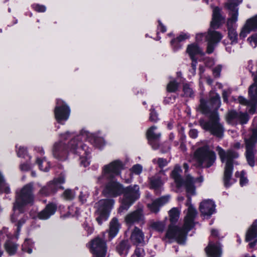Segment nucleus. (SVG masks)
Listing matches in <instances>:
<instances>
[{
	"label": "nucleus",
	"instance_id": "obj_1",
	"mask_svg": "<svg viewBox=\"0 0 257 257\" xmlns=\"http://www.w3.org/2000/svg\"><path fill=\"white\" fill-rule=\"evenodd\" d=\"M33 192V186L31 183L25 185L16 192V201L14 203L13 213L11 219L12 222L16 223L18 227V231L20 230L21 226L26 221L22 215L24 211V207L27 205H31L34 202V196Z\"/></svg>",
	"mask_w": 257,
	"mask_h": 257
},
{
	"label": "nucleus",
	"instance_id": "obj_2",
	"mask_svg": "<svg viewBox=\"0 0 257 257\" xmlns=\"http://www.w3.org/2000/svg\"><path fill=\"white\" fill-rule=\"evenodd\" d=\"M190 197L188 198L186 205L188 206L186 215L185 217V222L182 228L178 226H170L167 232L166 236L169 238H173L180 244L184 243L186 234L194 226V220L197 215L195 208L190 204Z\"/></svg>",
	"mask_w": 257,
	"mask_h": 257
},
{
	"label": "nucleus",
	"instance_id": "obj_3",
	"mask_svg": "<svg viewBox=\"0 0 257 257\" xmlns=\"http://www.w3.org/2000/svg\"><path fill=\"white\" fill-rule=\"evenodd\" d=\"M82 139H88L89 141L98 147H101L104 143L102 138L86 132L82 133L81 135L72 140L69 143L70 150L79 155L81 159L86 158L89 153L88 147L79 141Z\"/></svg>",
	"mask_w": 257,
	"mask_h": 257
},
{
	"label": "nucleus",
	"instance_id": "obj_4",
	"mask_svg": "<svg viewBox=\"0 0 257 257\" xmlns=\"http://www.w3.org/2000/svg\"><path fill=\"white\" fill-rule=\"evenodd\" d=\"M216 150L218 153L221 162L225 163L224 173V183L226 187L229 186L234 182L231 178L232 171V165L235 163L234 160L238 157V154L232 150H224L217 146Z\"/></svg>",
	"mask_w": 257,
	"mask_h": 257
},
{
	"label": "nucleus",
	"instance_id": "obj_5",
	"mask_svg": "<svg viewBox=\"0 0 257 257\" xmlns=\"http://www.w3.org/2000/svg\"><path fill=\"white\" fill-rule=\"evenodd\" d=\"M182 170L180 166H176L172 172V177L175 180L178 187L184 185L186 188L188 196L195 194V187L194 184L196 182L202 183L203 181L202 177L194 179L191 176L188 175L185 181H183L181 177Z\"/></svg>",
	"mask_w": 257,
	"mask_h": 257
},
{
	"label": "nucleus",
	"instance_id": "obj_6",
	"mask_svg": "<svg viewBox=\"0 0 257 257\" xmlns=\"http://www.w3.org/2000/svg\"><path fill=\"white\" fill-rule=\"evenodd\" d=\"M195 159L198 165L209 168L215 163L216 156L215 152L208 145L199 148L194 153Z\"/></svg>",
	"mask_w": 257,
	"mask_h": 257
},
{
	"label": "nucleus",
	"instance_id": "obj_7",
	"mask_svg": "<svg viewBox=\"0 0 257 257\" xmlns=\"http://www.w3.org/2000/svg\"><path fill=\"white\" fill-rule=\"evenodd\" d=\"M199 124L202 128L209 131L211 134L218 138L222 137L223 130L222 125L219 122L218 115L216 111L210 115L209 121L200 119Z\"/></svg>",
	"mask_w": 257,
	"mask_h": 257
},
{
	"label": "nucleus",
	"instance_id": "obj_8",
	"mask_svg": "<svg viewBox=\"0 0 257 257\" xmlns=\"http://www.w3.org/2000/svg\"><path fill=\"white\" fill-rule=\"evenodd\" d=\"M123 168L122 163L118 160L113 161L103 166L102 174L97 178V183H102L106 179H109L119 175Z\"/></svg>",
	"mask_w": 257,
	"mask_h": 257
},
{
	"label": "nucleus",
	"instance_id": "obj_9",
	"mask_svg": "<svg viewBox=\"0 0 257 257\" xmlns=\"http://www.w3.org/2000/svg\"><path fill=\"white\" fill-rule=\"evenodd\" d=\"M123 198L118 212H121L123 210H127L133 203L140 197L139 187L135 185L124 188Z\"/></svg>",
	"mask_w": 257,
	"mask_h": 257
},
{
	"label": "nucleus",
	"instance_id": "obj_10",
	"mask_svg": "<svg viewBox=\"0 0 257 257\" xmlns=\"http://www.w3.org/2000/svg\"><path fill=\"white\" fill-rule=\"evenodd\" d=\"M114 200L112 199H102L96 203V213L98 216L96 220L99 224H101L103 221L107 219L110 210L112 208Z\"/></svg>",
	"mask_w": 257,
	"mask_h": 257
},
{
	"label": "nucleus",
	"instance_id": "obj_11",
	"mask_svg": "<svg viewBox=\"0 0 257 257\" xmlns=\"http://www.w3.org/2000/svg\"><path fill=\"white\" fill-rule=\"evenodd\" d=\"M69 107L62 100L58 99L54 109L55 117L59 123L66 121L70 115Z\"/></svg>",
	"mask_w": 257,
	"mask_h": 257
},
{
	"label": "nucleus",
	"instance_id": "obj_12",
	"mask_svg": "<svg viewBox=\"0 0 257 257\" xmlns=\"http://www.w3.org/2000/svg\"><path fill=\"white\" fill-rule=\"evenodd\" d=\"M65 182L63 176H61L53 181L50 182L46 186L41 188L39 194L41 196H47L52 193H55L57 190L61 187V185Z\"/></svg>",
	"mask_w": 257,
	"mask_h": 257
},
{
	"label": "nucleus",
	"instance_id": "obj_13",
	"mask_svg": "<svg viewBox=\"0 0 257 257\" xmlns=\"http://www.w3.org/2000/svg\"><path fill=\"white\" fill-rule=\"evenodd\" d=\"M90 251L94 257H104L106 251L104 240L99 237L92 240L90 245Z\"/></svg>",
	"mask_w": 257,
	"mask_h": 257
},
{
	"label": "nucleus",
	"instance_id": "obj_14",
	"mask_svg": "<svg viewBox=\"0 0 257 257\" xmlns=\"http://www.w3.org/2000/svg\"><path fill=\"white\" fill-rule=\"evenodd\" d=\"M257 139V128L253 130L250 138L246 140V158L248 164L252 167L254 165L253 147Z\"/></svg>",
	"mask_w": 257,
	"mask_h": 257
},
{
	"label": "nucleus",
	"instance_id": "obj_15",
	"mask_svg": "<svg viewBox=\"0 0 257 257\" xmlns=\"http://www.w3.org/2000/svg\"><path fill=\"white\" fill-rule=\"evenodd\" d=\"M124 191L121 184L115 181H110L105 185L103 193L105 196L116 197L120 195Z\"/></svg>",
	"mask_w": 257,
	"mask_h": 257
},
{
	"label": "nucleus",
	"instance_id": "obj_16",
	"mask_svg": "<svg viewBox=\"0 0 257 257\" xmlns=\"http://www.w3.org/2000/svg\"><path fill=\"white\" fill-rule=\"evenodd\" d=\"M242 0H228L225 4V7L229 11L231 17L228 19V24L231 23H236L237 21L238 8L239 4L242 3Z\"/></svg>",
	"mask_w": 257,
	"mask_h": 257
},
{
	"label": "nucleus",
	"instance_id": "obj_17",
	"mask_svg": "<svg viewBox=\"0 0 257 257\" xmlns=\"http://www.w3.org/2000/svg\"><path fill=\"white\" fill-rule=\"evenodd\" d=\"M226 119L229 123L236 124L239 122L244 124L248 121V117L246 113L231 111L228 112Z\"/></svg>",
	"mask_w": 257,
	"mask_h": 257
},
{
	"label": "nucleus",
	"instance_id": "obj_18",
	"mask_svg": "<svg viewBox=\"0 0 257 257\" xmlns=\"http://www.w3.org/2000/svg\"><path fill=\"white\" fill-rule=\"evenodd\" d=\"M68 149L65 144L61 142L55 143L53 147L52 153L53 156L58 159L64 160L67 157Z\"/></svg>",
	"mask_w": 257,
	"mask_h": 257
},
{
	"label": "nucleus",
	"instance_id": "obj_19",
	"mask_svg": "<svg viewBox=\"0 0 257 257\" xmlns=\"http://www.w3.org/2000/svg\"><path fill=\"white\" fill-rule=\"evenodd\" d=\"M222 38V35L217 31H209L206 39L208 41L207 52L210 54L213 52L214 46Z\"/></svg>",
	"mask_w": 257,
	"mask_h": 257
},
{
	"label": "nucleus",
	"instance_id": "obj_20",
	"mask_svg": "<svg viewBox=\"0 0 257 257\" xmlns=\"http://www.w3.org/2000/svg\"><path fill=\"white\" fill-rule=\"evenodd\" d=\"M165 180V172L163 171H160L150 178L151 188L154 189L155 191L158 192L161 189Z\"/></svg>",
	"mask_w": 257,
	"mask_h": 257
},
{
	"label": "nucleus",
	"instance_id": "obj_21",
	"mask_svg": "<svg viewBox=\"0 0 257 257\" xmlns=\"http://www.w3.org/2000/svg\"><path fill=\"white\" fill-rule=\"evenodd\" d=\"M256 29H257V15L247 20L240 32V37L244 38L251 31Z\"/></svg>",
	"mask_w": 257,
	"mask_h": 257
},
{
	"label": "nucleus",
	"instance_id": "obj_22",
	"mask_svg": "<svg viewBox=\"0 0 257 257\" xmlns=\"http://www.w3.org/2000/svg\"><path fill=\"white\" fill-rule=\"evenodd\" d=\"M199 209L203 215L209 216L215 211L214 203L211 200H204L200 203Z\"/></svg>",
	"mask_w": 257,
	"mask_h": 257
},
{
	"label": "nucleus",
	"instance_id": "obj_23",
	"mask_svg": "<svg viewBox=\"0 0 257 257\" xmlns=\"http://www.w3.org/2000/svg\"><path fill=\"white\" fill-rule=\"evenodd\" d=\"M169 196H163L157 199L151 203H148L147 206L150 211L153 213H157L159 211L160 207L166 204L169 200Z\"/></svg>",
	"mask_w": 257,
	"mask_h": 257
},
{
	"label": "nucleus",
	"instance_id": "obj_24",
	"mask_svg": "<svg viewBox=\"0 0 257 257\" xmlns=\"http://www.w3.org/2000/svg\"><path fill=\"white\" fill-rule=\"evenodd\" d=\"M143 219L144 214L141 208L127 214L125 218V221L128 225H132L135 222L142 221Z\"/></svg>",
	"mask_w": 257,
	"mask_h": 257
},
{
	"label": "nucleus",
	"instance_id": "obj_25",
	"mask_svg": "<svg viewBox=\"0 0 257 257\" xmlns=\"http://www.w3.org/2000/svg\"><path fill=\"white\" fill-rule=\"evenodd\" d=\"M246 240L247 241L253 240V242L249 243L250 247H254L257 242V224L256 222H254L248 229L246 235Z\"/></svg>",
	"mask_w": 257,
	"mask_h": 257
},
{
	"label": "nucleus",
	"instance_id": "obj_26",
	"mask_svg": "<svg viewBox=\"0 0 257 257\" xmlns=\"http://www.w3.org/2000/svg\"><path fill=\"white\" fill-rule=\"evenodd\" d=\"M144 238L145 235L142 230L135 227L132 232L130 237L133 243L135 244L143 243L144 242Z\"/></svg>",
	"mask_w": 257,
	"mask_h": 257
},
{
	"label": "nucleus",
	"instance_id": "obj_27",
	"mask_svg": "<svg viewBox=\"0 0 257 257\" xmlns=\"http://www.w3.org/2000/svg\"><path fill=\"white\" fill-rule=\"evenodd\" d=\"M206 252L208 257H220L221 250L220 244L210 243L206 248Z\"/></svg>",
	"mask_w": 257,
	"mask_h": 257
},
{
	"label": "nucleus",
	"instance_id": "obj_28",
	"mask_svg": "<svg viewBox=\"0 0 257 257\" xmlns=\"http://www.w3.org/2000/svg\"><path fill=\"white\" fill-rule=\"evenodd\" d=\"M56 209V206L54 204H48L44 210L38 214V217L41 219H47L54 214Z\"/></svg>",
	"mask_w": 257,
	"mask_h": 257
},
{
	"label": "nucleus",
	"instance_id": "obj_29",
	"mask_svg": "<svg viewBox=\"0 0 257 257\" xmlns=\"http://www.w3.org/2000/svg\"><path fill=\"white\" fill-rule=\"evenodd\" d=\"M56 209V206L54 204H48L44 210L38 214V217L41 219H47L54 214Z\"/></svg>",
	"mask_w": 257,
	"mask_h": 257
},
{
	"label": "nucleus",
	"instance_id": "obj_30",
	"mask_svg": "<svg viewBox=\"0 0 257 257\" xmlns=\"http://www.w3.org/2000/svg\"><path fill=\"white\" fill-rule=\"evenodd\" d=\"M186 52L191 59L195 58L196 55L202 54L203 53L202 50L196 44L189 45L187 47Z\"/></svg>",
	"mask_w": 257,
	"mask_h": 257
},
{
	"label": "nucleus",
	"instance_id": "obj_31",
	"mask_svg": "<svg viewBox=\"0 0 257 257\" xmlns=\"http://www.w3.org/2000/svg\"><path fill=\"white\" fill-rule=\"evenodd\" d=\"M221 20V16L220 15V10L218 7H215L213 10L212 20L211 22V26L214 28L218 27Z\"/></svg>",
	"mask_w": 257,
	"mask_h": 257
},
{
	"label": "nucleus",
	"instance_id": "obj_32",
	"mask_svg": "<svg viewBox=\"0 0 257 257\" xmlns=\"http://www.w3.org/2000/svg\"><path fill=\"white\" fill-rule=\"evenodd\" d=\"M119 226L120 225L118 220L115 218H113L110 222L109 227V234L112 237L116 235L119 230Z\"/></svg>",
	"mask_w": 257,
	"mask_h": 257
},
{
	"label": "nucleus",
	"instance_id": "obj_33",
	"mask_svg": "<svg viewBox=\"0 0 257 257\" xmlns=\"http://www.w3.org/2000/svg\"><path fill=\"white\" fill-rule=\"evenodd\" d=\"M130 248V245L127 241L123 240L120 242L117 247L118 253L122 256H125Z\"/></svg>",
	"mask_w": 257,
	"mask_h": 257
},
{
	"label": "nucleus",
	"instance_id": "obj_34",
	"mask_svg": "<svg viewBox=\"0 0 257 257\" xmlns=\"http://www.w3.org/2000/svg\"><path fill=\"white\" fill-rule=\"evenodd\" d=\"M235 23H231L230 25L228 24V21H227V26L228 30V37L232 43H236L237 34L234 28V25Z\"/></svg>",
	"mask_w": 257,
	"mask_h": 257
},
{
	"label": "nucleus",
	"instance_id": "obj_35",
	"mask_svg": "<svg viewBox=\"0 0 257 257\" xmlns=\"http://www.w3.org/2000/svg\"><path fill=\"white\" fill-rule=\"evenodd\" d=\"M156 126H153L148 129L147 132V136L149 142L157 141L160 138L161 134L160 133L157 134L154 132V131L156 130Z\"/></svg>",
	"mask_w": 257,
	"mask_h": 257
},
{
	"label": "nucleus",
	"instance_id": "obj_36",
	"mask_svg": "<svg viewBox=\"0 0 257 257\" xmlns=\"http://www.w3.org/2000/svg\"><path fill=\"white\" fill-rule=\"evenodd\" d=\"M210 102L212 105V108L216 110L220 105V100L219 94L216 93H212L210 99Z\"/></svg>",
	"mask_w": 257,
	"mask_h": 257
},
{
	"label": "nucleus",
	"instance_id": "obj_37",
	"mask_svg": "<svg viewBox=\"0 0 257 257\" xmlns=\"http://www.w3.org/2000/svg\"><path fill=\"white\" fill-rule=\"evenodd\" d=\"M17 245L10 240H7L5 244V248L6 251L10 254L13 255L15 253L17 250Z\"/></svg>",
	"mask_w": 257,
	"mask_h": 257
},
{
	"label": "nucleus",
	"instance_id": "obj_38",
	"mask_svg": "<svg viewBox=\"0 0 257 257\" xmlns=\"http://www.w3.org/2000/svg\"><path fill=\"white\" fill-rule=\"evenodd\" d=\"M180 211L177 208H173L169 211L170 220L172 223L176 222L179 219Z\"/></svg>",
	"mask_w": 257,
	"mask_h": 257
},
{
	"label": "nucleus",
	"instance_id": "obj_39",
	"mask_svg": "<svg viewBox=\"0 0 257 257\" xmlns=\"http://www.w3.org/2000/svg\"><path fill=\"white\" fill-rule=\"evenodd\" d=\"M33 242L31 239H26L22 245V250L29 253H31L32 252V248L33 246Z\"/></svg>",
	"mask_w": 257,
	"mask_h": 257
},
{
	"label": "nucleus",
	"instance_id": "obj_40",
	"mask_svg": "<svg viewBox=\"0 0 257 257\" xmlns=\"http://www.w3.org/2000/svg\"><path fill=\"white\" fill-rule=\"evenodd\" d=\"M37 163L38 164L40 170L47 172L49 170L50 164L49 162H48L45 158L40 160L38 159L37 160Z\"/></svg>",
	"mask_w": 257,
	"mask_h": 257
},
{
	"label": "nucleus",
	"instance_id": "obj_41",
	"mask_svg": "<svg viewBox=\"0 0 257 257\" xmlns=\"http://www.w3.org/2000/svg\"><path fill=\"white\" fill-rule=\"evenodd\" d=\"M165 223L161 221H154L151 224L152 228L159 231H162L165 228Z\"/></svg>",
	"mask_w": 257,
	"mask_h": 257
},
{
	"label": "nucleus",
	"instance_id": "obj_42",
	"mask_svg": "<svg viewBox=\"0 0 257 257\" xmlns=\"http://www.w3.org/2000/svg\"><path fill=\"white\" fill-rule=\"evenodd\" d=\"M178 88V83L175 80L171 81L167 85V91L170 92H175Z\"/></svg>",
	"mask_w": 257,
	"mask_h": 257
},
{
	"label": "nucleus",
	"instance_id": "obj_43",
	"mask_svg": "<svg viewBox=\"0 0 257 257\" xmlns=\"http://www.w3.org/2000/svg\"><path fill=\"white\" fill-rule=\"evenodd\" d=\"M74 196L75 194L74 192L71 190L69 189L66 190L63 194V198L67 200H72L74 198Z\"/></svg>",
	"mask_w": 257,
	"mask_h": 257
},
{
	"label": "nucleus",
	"instance_id": "obj_44",
	"mask_svg": "<svg viewBox=\"0 0 257 257\" xmlns=\"http://www.w3.org/2000/svg\"><path fill=\"white\" fill-rule=\"evenodd\" d=\"M235 176L236 177H240V184L241 186H242L247 184L248 180L247 178L244 176V172L243 171H242L240 174H239L238 172H236Z\"/></svg>",
	"mask_w": 257,
	"mask_h": 257
},
{
	"label": "nucleus",
	"instance_id": "obj_45",
	"mask_svg": "<svg viewBox=\"0 0 257 257\" xmlns=\"http://www.w3.org/2000/svg\"><path fill=\"white\" fill-rule=\"evenodd\" d=\"M189 38V35L186 33H181L176 39H174L171 41L172 44L175 43L176 42H180Z\"/></svg>",
	"mask_w": 257,
	"mask_h": 257
},
{
	"label": "nucleus",
	"instance_id": "obj_46",
	"mask_svg": "<svg viewBox=\"0 0 257 257\" xmlns=\"http://www.w3.org/2000/svg\"><path fill=\"white\" fill-rule=\"evenodd\" d=\"M183 91L184 92V94L186 96L191 97L193 94L192 89L190 87L189 85L187 84L183 86Z\"/></svg>",
	"mask_w": 257,
	"mask_h": 257
},
{
	"label": "nucleus",
	"instance_id": "obj_47",
	"mask_svg": "<svg viewBox=\"0 0 257 257\" xmlns=\"http://www.w3.org/2000/svg\"><path fill=\"white\" fill-rule=\"evenodd\" d=\"M5 236L7 237V238H11V234L8 233V229L6 228H4L3 230L0 232V240L2 238H4ZM3 254V252L0 250V257H1Z\"/></svg>",
	"mask_w": 257,
	"mask_h": 257
},
{
	"label": "nucleus",
	"instance_id": "obj_48",
	"mask_svg": "<svg viewBox=\"0 0 257 257\" xmlns=\"http://www.w3.org/2000/svg\"><path fill=\"white\" fill-rule=\"evenodd\" d=\"M131 172L136 174H140L142 171V167L139 165H134L131 169Z\"/></svg>",
	"mask_w": 257,
	"mask_h": 257
},
{
	"label": "nucleus",
	"instance_id": "obj_49",
	"mask_svg": "<svg viewBox=\"0 0 257 257\" xmlns=\"http://www.w3.org/2000/svg\"><path fill=\"white\" fill-rule=\"evenodd\" d=\"M33 9L38 12H44L46 10L45 6L39 4H34L33 5Z\"/></svg>",
	"mask_w": 257,
	"mask_h": 257
},
{
	"label": "nucleus",
	"instance_id": "obj_50",
	"mask_svg": "<svg viewBox=\"0 0 257 257\" xmlns=\"http://www.w3.org/2000/svg\"><path fill=\"white\" fill-rule=\"evenodd\" d=\"M155 161H156V163L160 168H163L166 166L168 164L167 160L163 158H159L157 160H154V162Z\"/></svg>",
	"mask_w": 257,
	"mask_h": 257
},
{
	"label": "nucleus",
	"instance_id": "obj_51",
	"mask_svg": "<svg viewBox=\"0 0 257 257\" xmlns=\"http://www.w3.org/2000/svg\"><path fill=\"white\" fill-rule=\"evenodd\" d=\"M17 154L19 157H24L27 154V150L24 147L20 146L18 148Z\"/></svg>",
	"mask_w": 257,
	"mask_h": 257
},
{
	"label": "nucleus",
	"instance_id": "obj_52",
	"mask_svg": "<svg viewBox=\"0 0 257 257\" xmlns=\"http://www.w3.org/2000/svg\"><path fill=\"white\" fill-rule=\"evenodd\" d=\"M149 118L150 120L153 122H156L158 120V115L154 109L151 110Z\"/></svg>",
	"mask_w": 257,
	"mask_h": 257
},
{
	"label": "nucleus",
	"instance_id": "obj_53",
	"mask_svg": "<svg viewBox=\"0 0 257 257\" xmlns=\"http://www.w3.org/2000/svg\"><path fill=\"white\" fill-rule=\"evenodd\" d=\"M200 110L202 113H207L208 112V108L206 106V103L203 101L201 100L199 106Z\"/></svg>",
	"mask_w": 257,
	"mask_h": 257
},
{
	"label": "nucleus",
	"instance_id": "obj_54",
	"mask_svg": "<svg viewBox=\"0 0 257 257\" xmlns=\"http://www.w3.org/2000/svg\"><path fill=\"white\" fill-rule=\"evenodd\" d=\"M247 40L249 42L251 45H252L253 44H254V47H255L257 45V34L252 35L247 39Z\"/></svg>",
	"mask_w": 257,
	"mask_h": 257
},
{
	"label": "nucleus",
	"instance_id": "obj_55",
	"mask_svg": "<svg viewBox=\"0 0 257 257\" xmlns=\"http://www.w3.org/2000/svg\"><path fill=\"white\" fill-rule=\"evenodd\" d=\"M221 70V66L220 65H218L215 67L213 70V73L214 75L216 77L219 76Z\"/></svg>",
	"mask_w": 257,
	"mask_h": 257
},
{
	"label": "nucleus",
	"instance_id": "obj_56",
	"mask_svg": "<svg viewBox=\"0 0 257 257\" xmlns=\"http://www.w3.org/2000/svg\"><path fill=\"white\" fill-rule=\"evenodd\" d=\"M87 197L88 194L87 192H85L84 193L81 192L79 197L80 200L82 202V203H84L86 201Z\"/></svg>",
	"mask_w": 257,
	"mask_h": 257
},
{
	"label": "nucleus",
	"instance_id": "obj_57",
	"mask_svg": "<svg viewBox=\"0 0 257 257\" xmlns=\"http://www.w3.org/2000/svg\"><path fill=\"white\" fill-rule=\"evenodd\" d=\"M132 257H142L141 249L137 248L135 251L134 254Z\"/></svg>",
	"mask_w": 257,
	"mask_h": 257
},
{
	"label": "nucleus",
	"instance_id": "obj_58",
	"mask_svg": "<svg viewBox=\"0 0 257 257\" xmlns=\"http://www.w3.org/2000/svg\"><path fill=\"white\" fill-rule=\"evenodd\" d=\"M189 135L192 138L195 139L198 136V132L194 129L191 130L189 132Z\"/></svg>",
	"mask_w": 257,
	"mask_h": 257
},
{
	"label": "nucleus",
	"instance_id": "obj_59",
	"mask_svg": "<svg viewBox=\"0 0 257 257\" xmlns=\"http://www.w3.org/2000/svg\"><path fill=\"white\" fill-rule=\"evenodd\" d=\"M192 62L191 64L192 68V73L194 74L195 72L196 71V64H197V61L195 58H193V59H192Z\"/></svg>",
	"mask_w": 257,
	"mask_h": 257
},
{
	"label": "nucleus",
	"instance_id": "obj_60",
	"mask_svg": "<svg viewBox=\"0 0 257 257\" xmlns=\"http://www.w3.org/2000/svg\"><path fill=\"white\" fill-rule=\"evenodd\" d=\"M20 168L22 171H27L30 168V166L27 164H24L20 166Z\"/></svg>",
	"mask_w": 257,
	"mask_h": 257
},
{
	"label": "nucleus",
	"instance_id": "obj_61",
	"mask_svg": "<svg viewBox=\"0 0 257 257\" xmlns=\"http://www.w3.org/2000/svg\"><path fill=\"white\" fill-rule=\"evenodd\" d=\"M206 36L203 34H198L196 36V41L198 42L201 41L202 40V38L205 37L206 38Z\"/></svg>",
	"mask_w": 257,
	"mask_h": 257
},
{
	"label": "nucleus",
	"instance_id": "obj_62",
	"mask_svg": "<svg viewBox=\"0 0 257 257\" xmlns=\"http://www.w3.org/2000/svg\"><path fill=\"white\" fill-rule=\"evenodd\" d=\"M85 229L88 232V234L92 233L93 231V227L91 226L88 225L87 224L85 225Z\"/></svg>",
	"mask_w": 257,
	"mask_h": 257
},
{
	"label": "nucleus",
	"instance_id": "obj_63",
	"mask_svg": "<svg viewBox=\"0 0 257 257\" xmlns=\"http://www.w3.org/2000/svg\"><path fill=\"white\" fill-rule=\"evenodd\" d=\"M159 26L158 27L159 30H160L162 32H165L166 31V27L161 23L160 21H159Z\"/></svg>",
	"mask_w": 257,
	"mask_h": 257
},
{
	"label": "nucleus",
	"instance_id": "obj_64",
	"mask_svg": "<svg viewBox=\"0 0 257 257\" xmlns=\"http://www.w3.org/2000/svg\"><path fill=\"white\" fill-rule=\"evenodd\" d=\"M149 143L154 149H157L158 148L159 145L156 143V141H151L149 142Z\"/></svg>",
	"mask_w": 257,
	"mask_h": 257
}]
</instances>
